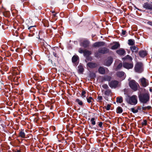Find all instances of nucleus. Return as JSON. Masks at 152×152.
Segmentation results:
<instances>
[{"instance_id": "nucleus-26", "label": "nucleus", "mask_w": 152, "mask_h": 152, "mask_svg": "<svg viewBox=\"0 0 152 152\" xmlns=\"http://www.w3.org/2000/svg\"><path fill=\"white\" fill-rule=\"evenodd\" d=\"M75 102L80 106H82L83 105V103L82 101L78 99H76Z\"/></svg>"}, {"instance_id": "nucleus-60", "label": "nucleus", "mask_w": 152, "mask_h": 152, "mask_svg": "<svg viewBox=\"0 0 152 152\" xmlns=\"http://www.w3.org/2000/svg\"><path fill=\"white\" fill-rule=\"evenodd\" d=\"M65 143H67V142H66V141H65Z\"/></svg>"}, {"instance_id": "nucleus-48", "label": "nucleus", "mask_w": 152, "mask_h": 152, "mask_svg": "<svg viewBox=\"0 0 152 152\" xmlns=\"http://www.w3.org/2000/svg\"><path fill=\"white\" fill-rule=\"evenodd\" d=\"M128 90L127 89H125L124 90V92H125L124 94H127L128 93H126V92H127L128 93Z\"/></svg>"}, {"instance_id": "nucleus-58", "label": "nucleus", "mask_w": 152, "mask_h": 152, "mask_svg": "<svg viewBox=\"0 0 152 152\" xmlns=\"http://www.w3.org/2000/svg\"><path fill=\"white\" fill-rule=\"evenodd\" d=\"M59 152H62V151H60Z\"/></svg>"}, {"instance_id": "nucleus-1", "label": "nucleus", "mask_w": 152, "mask_h": 152, "mask_svg": "<svg viewBox=\"0 0 152 152\" xmlns=\"http://www.w3.org/2000/svg\"><path fill=\"white\" fill-rule=\"evenodd\" d=\"M125 99L128 104L131 105H135L137 103L136 96H126Z\"/></svg>"}, {"instance_id": "nucleus-19", "label": "nucleus", "mask_w": 152, "mask_h": 152, "mask_svg": "<svg viewBox=\"0 0 152 152\" xmlns=\"http://www.w3.org/2000/svg\"><path fill=\"white\" fill-rule=\"evenodd\" d=\"M89 44V42L87 40H85L81 43V45L84 47H87Z\"/></svg>"}, {"instance_id": "nucleus-2", "label": "nucleus", "mask_w": 152, "mask_h": 152, "mask_svg": "<svg viewBox=\"0 0 152 152\" xmlns=\"http://www.w3.org/2000/svg\"><path fill=\"white\" fill-rule=\"evenodd\" d=\"M130 87L134 90L136 91L139 87V84L134 80H131L129 83Z\"/></svg>"}, {"instance_id": "nucleus-44", "label": "nucleus", "mask_w": 152, "mask_h": 152, "mask_svg": "<svg viewBox=\"0 0 152 152\" xmlns=\"http://www.w3.org/2000/svg\"><path fill=\"white\" fill-rule=\"evenodd\" d=\"M19 99L20 101L22 100L23 99V97L22 96H19Z\"/></svg>"}, {"instance_id": "nucleus-43", "label": "nucleus", "mask_w": 152, "mask_h": 152, "mask_svg": "<svg viewBox=\"0 0 152 152\" xmlns=\"http://www.w3.org/2000/svg\"><path fill=\"white\" fill-rule=\"evenodd\" d=\"M126 58L127 59H129L130 60H132V58H131V56H130L128 55L127 56H126Z\"/></svg>"}, {"instance_id": "nucleus-8", "label": "nucleus", "mask_w": 152, "mask_h": 152, "mask_svg": "<svg viewBox=\"0 0 152 152\" xmlns=\"http://www.w3.org/2000/svg\"><path fill=\"white\" fill-rule=\"evenodd\" d=\"M117 75L118 77L121 78L122 80L124 79L126 76L125 73L122 71L118 72L117 73Z\"/></svg>"}, {"instance_id": "nucleus-55", "label": "nucleus", "mask_w": 152, "mask_h": 152, "mask_svg": "<svg viewBox=\"0 0 152 152\" xmlns=\"http://www.w3.org/2000/svg\"><path fill=\"white\" fill-rule=\"evenodd\" d=\"M56 14H54V15H54V16H56Z\"/></svg>"}, {"instance_id": "nucleus-41", "label": "nucleus", "mask_w": 152, "mask_h": 152, "mask_svg": "<svg viewBox=\"0 0 152 152\" xmlns=\"http://www.w3.org/2000/svg\"><path fill=\"white\" fill-rule=\"evenodd\" d=\"M79 52L80 53H85L84 51L81 48H80L78 50Z\"/></svg>"}, {"instance_id": "nucleus-17", "label": "nucleus", "mask_w": 152, "mask_h": 152, "mask_svg": "<svg viewBox=\"0 0 152 152\" xmlns=\"http://www.w3.org/2000/svg\"><path fill=\"white\" fill-rule=\"evenodd\" d=\"M87 66L91 68H93L97 66V64L92 62H89L87 64Z\"/></svg>"}, {"instance_id": "nucleus-51", "label": "nucleus", "mask_w": 152, "mask_h": 152, "mask_svg": "<svg viewBox=\"0 0 152 152\" xmlns=\"http://www.w3.org/2000/svg\"><path fill=\"white\" fill-rule=\"evenodd\" d=\"M34 26H30L29 27H28V29L29 30H30V31H31V28Z\"/></svg>"}, {"instance_id": "nucleus-35", "label": "nucleus", "mask_w": 152, "mask_h": 152, "mask_svg": "<svg viewBox=\"0 0 152 152\" xmlns=\"http://www.w3.org/2000/svg\"><path fill=\"white\" fill-rule=\"evenodd\" d=\"M142 125L146 126L147 125V121L146 120H144L143 121V122L142 123Z\"/></svg>"}, {"instance_id": "nucleus-40", "label": "nucleus", "mask_w": 152, "mask_h": 152, "mask_svg": "<svg viewBox=\"0 0 152 152\" xmlns=\"http://www.w3.org/2000/svg\"><path fill=\"white\" fill-rule=\"evenodd\" d=\"M102 86L104 88V89H107L108 87L107 85L105 84L103 85Z\"/></svg>"}, {"instance_id": "nucleus-34", "label": "nucleus", "mask_w": 152, "mask_h": 152, "mask_svg": "<svg viewBox=\"0 0 152 152\" xmlns=\"http://www.w3.org/2000/svg\"><path fill=\"white\" fill-rule=\"evenodd\" d=\"M37 99H38L39 101V103H41L42 102V99L43 100H44L45 99V97L43 96H42V98H39V97H37Z\"/></svg>"}, {"instance_id": "nucleus-31", "label": "nucleus", "mask_w": 152, "mask_h": 152, "mask_svg": "<svg viewBox=\"0 0 152 152\" xmlns=\"http://www.w3.org/2000/svg\"><path fill=\"white\" fill-rule=\"evenodd\" d=\"M128 44L130 45H133L134 43V41L132 39H129L128 40Z\"/></svg>"}, {"instance_id": "nucleus-11", "label": "nucleus", "mask_w": 152, "mask_h": 152, "mask_svg": "<svg viewBox=\"0 0 152 152\" xmlns=\"http://www.w3.org/2000/svg\"><path fill=\"white\" fill-rule=\"evenodd\" d=\"M23 129H21V131L19 132V136L22 138H26V134L24 132Z\"/></svg>"}, {"instance_id": "nucleus-59", "label": "nucleus", "mask_w": 152, "mask_h": 152, "mask_svg": "<svg viewBox=\"0 0 152 152\" xmlns=\"http://www.w3.org/2000/svg\"><path fill=\"white\" fill-rule=\"evenodd\" d=\"M54 55V56H55V57H56V54H55Z\"/></svg>"}, {"instance_id": "nucleus-4", "label": "nucleus", "mask_w": 152, "mask_h": 152, "mask_svg": "<svg viewBox=\"0 0 152 152\" xmlns=\"http://www.w3.org/2000/svg\"><path fill=\"white\" fill-rule=\"evenodd\" d=\"M135 71L138 73H141L143 71V65L141 63H137L135 67Z\"/></svg>"}, {"instance_id": "nucleus-39", "label": "nucleus", "mask_w": 152, "mask_h": 152, "mask_svg": "<svg viewBox=\"0 0 152 152\" xmlns=\"http://www.w3.org/2000/svg\"><path fill=\"white\" fill-rule=\"evenodd\" d=\"M38 107L42 109V110L44 109V106L42 104H40L38 105Z\"/></svg>"}, {"instance_id": "nucleus-24", "label": "nucleus", "mask_w": 152, "mask_h": 152, "mask_svg": "<svg viewBox=\"0 0 152 152\" xmlns=\"http://www.w3.org/2000/svg\"><path fill=\"white\" fill-rule=\"evenodd\" d=\"M99 72L101 74H103L105 73V70L104 68L102 67H100L99 69Z\"/></svg>"}, {"instance_id": "nucleus-47", "label": "nucleus", "mask_w": 152, "mask_h": 152, "mask_svg": "<svg viewBox=\"0 0 152 152\" xmlns=\"http://www.w3.org/2000/svg\"><path fill=\"white\" fill-rule=\"evenodd\" d=\"M86 94V92L85 91H83L81 95H84Z\"/></svg>"}, {"instance_id": "nucleus-37", "label": "nucleus", "mask_w": 152, "mask_h": 152, "mask_svg": "<svg viewBox=\"0 0 152 152\" xmlns=\"http://www.w3.org/2000/svg\"><path fill=\"white\" fill-rule=\"evenodd\" d=\"M102 124H103V123L102 122H98V126H99V127L101 128H103V126H102Z\"/></svg>"}, {"instance_id": "nucleus-7", "label": "nucleus", "mask_w": 152, "mask_h": 152, "mask_svg": "<svg viewBox=\"0 0 152 152\" xmlns=\"http://www.w3.org/2000/svg\"><path fill=\"white\" fill-rule=\"evenodd\" d=\"M140 82L142 86L145 87L148 85V81L145 78L143 77L140 79Z\"/></svg>"}, {"instance_id": "nucleus-29", "label": "nucleus", "mask_w": 152, "mask_h": 152, "mask_svg": "<svg viewBox=\"0 0 152 152\" xmlns=\"http://www.w3.org/2000/svg\"><path fill=\"white\" fill-rule=\"evenodd\" d=\"M103 98L102 96H98L96 100L98 102H101V100Z\"/></svg>"}, {"instance_id": "nucleus-6", "label": "nucleus", "mask_w": 152, "mask_h": 152, "mask_svg": "<svg viewBox=\"0 0 152 152\" xmlns=\"http://www.w3.org/2000/svg\"><path fill=\"white\" fill-rule=\"evenodd\" d=\"M118 82L117 81H112L109 83V86L112 88H115L118 86Z\"/></svg>"}, {"instance_id": "nucleus-23", "label": "nucleus", "mask_w": 152, "mask_h": 152, "mask_svg": "<svg viewBox=\"0 0 152 152\" xmlns=\"http://www.w3.org/2000/svg\"><path fill=\"white\" fill-rule=\"evenodd\" d=\"M78 72L80 73H82L84 70L83 66L81 65H79L78 67Z\"/></svg>"}, {"instance_id": "nucleus-9", "label": "nucleus", "mask_w": 152, "mask_h": 152, "mask_svg": "<svg viewBox=\"0 0 152 152\" xmlns=\"http://www.w3.org/2000/svg\"><path fill=\"white\" fill-rule=\"evenodd\" d=\"M124 67L128 69L132 68L133 67V64L132 63H124L123 64Z\"/></svg>"}, {"instance_id": "nucleus-10", "label": "nucleus", "mask_w": 152, "mask_h": 152, "mask_svg": "<svg viewBox=\"0 0 152 152\" xmlns=\"http://www.w3.org/2000/svg\"><path fill=\"white\" fill-rule=\"evenodd\" d=\"M143 7L144 8L152 10V4L148 2L144 3L143 5Z\"/></svg>"}, {"instance_id": "nucleus-14", "label": "nucleus", "mask_w": 152, "mask_h": 152, "mask_svg": "<svg viewBox=\"0 0 152 152\" xmlns=\"http://www.w3.org/2000/svg\"><path fill=\"white\" fill-rule=\"evenodd\" d=\"M113 45L111 47V49L113 50L117 49L118 48L120 47V45L118 42H114L113 43Z\"/></svg>"}, {"instance_id": "nucleus-3", "label": "nucleus", "mask_w": 152, "mask_h": 152, "mask_svg": "<svg viewBox=\"0 0 152 152\" xmlns=\"http://www.w3.org/2000/svg\"><path fill=\"white\" fill-rule=\"evenodd\" d=\"M149 96H139V101L143 104L146 103L149 100Z\"/></svg>"}, {"instance_id": "nucleus-49", "label": "nucleus", "mask_w": 152, "mask_h": 152, "mask_svg": "<svg viewBox=\"0 0 152 152\" xmlns=\"http://www.w3.org/2000/svg\"><path fill=\"white\" fill-rule=\"evenodd\" d=\"M14 152H21V151L20 150H15Z\"/></svg>"}, {"instance_id": "nucleus-12", "label": "nucleus", "mask_w": 152, "mask_h": 152, "mask_svg": "<svg viewBox=\"0 0 152 152\" xmlns=\"http://www.w3.org/2000/svg\"><path fill=\"white\" fill-rule=\"evenodd\" d=\"M109 51V50L106 48H103L100 49L99 50V52L102 54H105L107 53Z\"/></svg>"}, {"instance_id": "nucleus-52", "label": "nucleus", "mask_w": 152, "mask_h": 152, "mask_svg": "<svg viewBox=\"0 0 152 152\" xmlns=\"http://www.w3.org/2000/svg\"><path fill=\"white\" fill-rule=\"evenodd\" d=\"M8 98V99H9V100H10L11 99V97H10V96H9V97H8V95H7V96H6Z\"/></svg>"}, {"instance_id": "nucleus-38", "label": "nucleus", "mask_w": 152, "mask_h": 152, "mask_svg": "<svg viewBox=\"0 0 152 152\" xmlns=\"http://www.w3.org/2000/svg\"><path fill=\"white\" fill-rule=\"evenodd\" d=\"M122 66V64L121 63H120L117 66L116 69H120Z\"/></svg>"}, {"instance_id": "nucleus-25", "label": "nucleus", "mask_w": 152, "mask_h": 152, "mask_svg": "<svg viewBox=\"0 0 152 152\" xmlns=\"http://www.w3.org/2000/svg\"><path fill=\"white\" fill-rule=\"evenodd\" d=\"M123 111L122 108L120 106L118 107L116 109V112L118 113H121Z\"/></svg>"}, {"instance_id": "nucleus-32", "label": "nucleus", "mask_w": 152, "mask_h": 152, "mask_svg": "<svg viewBox=\"0 0 152 152\" xmlns=\"http://www.w3.org/2000/svg\"><path fill=\"white\" fill-rule=\"evenodd\" d=\"M95 118H91V122L92 124L94 125L96 124V122L95 121Z\"/></svg>"}, {"instance_id": "nucleus-50", "label": "nucleus", "mask_w": 152, "mask_h": 152, "mask_svg": "<svg viewBox=\"0 0 152 152\" xmlns=\"http://www.w3.org/2000/svg\"><path fill=\"white\" fill-rule=\"evenodd\" d=\"M126 31H125L122 30V34L123 35H125L126 34Z\"/></svg>"}, {"instance_id": "nucleus-45", "label": "nucleus", "mask_w": 152, "mask_h": 152, "mask_svg": "<svg viewBox=\"0 0 152 152\" xmlns=\"http://www.w3.org/2000/svg\"><path fill=\"white\" fill-rule=\"evenodd\" d=\"M90 75L92 77H95V75L94 73L91 74Z\"/></svg>"}, {"instance_id": "nucleus-56", "label": "nucleus", "mask_w": 152, "mask_h": 152, "mask_svg": "<svg viewBox=\"0 0 152 152\" xmlns=\"http://www.w3.org/2000/svg\"><path fill=\"white\" fill-rule=\"evenodd\" d=\"M54 12L53 11L52 12V13H54Z\"/></svg>"}, {"instance_id": "nucleus-21", "label": "nucleus", "mask_w": 152, "mask_h": 152, "mask_svg": "<svg viewBox=\"0 0 152 152\" xmlns=\"http://www.w3.org/2000/svg\"><path fill=\"white\" fill-rule=\"evenodd\" d=\"M130 48L132 52L135 53L137 52L138 50V48L135 46L131 47Z\"/></svg>"}, {"instance_id": "nucleus-18", "label": "nucleus", "mask_w": 152, "mask_h": 152, "mask_svg": "<svg viewBox=\"0 0 152 152\" xmlns=\"http://www.w3.org/2000/svg\"><path fill=\"white\" fill-rule=\"evenodd\" d=\"M139 55L141 57H144L147 54V53L146 51L142 50L139 52Z\"/></svg>"}, {"instance_id": "nucleus-62", "label": "nucleus", "mask_w": 152, "mask_h": 152, "mask_svg": "<svg viewBox=\"0 0 152 152\" xmlns=\"http://www.w3.org/2000/svg\"><path fill=\"white\" fill-rule=\"evenodd\" d=\"M43 113V112H41V113Z\"/></svg>"}, {"instance_id": "nucleus-46", "label": "nucleus", "mask_w": 152, "mask_h": 152, "mask_svg": "<svg viewBox=\"0 0 152 152\" xmlns=\"http://www.w3.org/2000/svg\"><path fill=\"white\" fill-rule=\"evenodd\" d=\"M147 23L151 25V26H152V22H151V21H148L147 22Z\"/></svg>"}, {"instance_id": "nucleus-33", "label": "nucleus", "mask_w": 152, "mask_h": 152, "mask_svg": "<svg viewBox=\"0 0 152 152\" xmlns=\"http://www.w3.org/2000/svg\"><path fill=\"white\" fill-rule=\"evenodd\" d=\"M131 110L132 112L133 113H136L138 112L137 109H135L134 108H132L131 109Z\"/></svg>"}, {"instance_id": "nucleus-16", "label": "nucleus", "mask_w": 152, "mask_h": 152, "mask_svg": "<svg viewBox=\"0 0 152 152\" xmlns=\"http://www.w3.org/2000/svg\"><path fill=\"white\" fill-rule=\"evenodd\" d=\"M145 104H143L142 105V108L143 112L145 113L144 112L147 110H149L151 108V107L150 106H145Z\"/></svg>"}, {"instance_id": "nucleus-36", "label": "nucleus", "mask_w": 152, "mask_h": 152, "mask_svg": "<svg viewBox=\"0 0 152 152\" xmlns=\"http://www.w3.org/2000/svg\"><path fill=\"white\" fill-rule=\"evenodd\" d=\"M110 105L109 104H108L107 105V107L105 106L104 107H105V108H106L107 110H110Z\"/></svg>"}, {"instance_id": "nucleus-63", "label": "nucleus", "mask_w": 152, "mask_h": 152, "mask_svg": "<svg viewBox=\"0 0 152 152\" xmlns=\"http://www.w3.org/2000/svg\"><path fill=\"white\" fill-rule=\"evenodd\" d=\"M10 133H12L11 132H10Z\"/></svg>"}, {"instance_id": "nucleus-64", "label": "nucleus", "mask_w": 152, "mask_h": 152, "mask_svg": "<svg viewBox=\"0 0 152 152\" xmlns=\"http://www.w3.org/2000/svg\"><path fill=\"white\" fill-rule=\"evenodd\" d=\"M96 56H98L97 55H96Z\"/></svg>"}, {"instance_id": "nucleus-27", "label": "nucleus", "mask_w": 152, "mask_h": 152, "mask_svg": "<svg viewBox=\"0 0 152 152\" xmlns=\"http://www.w3.org/2000/svg\"><path fill=\"white\" fill-rule=\"evenodd\" d=\"M78 57L77 56H74L72 58V62L73 63L76 62L78 59Z\"/></svg>"}, {"instance_id": "nucleus-13", "label": "nucleus", "mask_w": 152, "mask_h": 152, "mask_svg": "<svg viewBox=\"0 0 152 152\" xmlns=\"http://www.w3.org/2000/svg\"><path fill=\"white\" fill-rule=\"evenodd\" d=\"M104 43L103 42H97L94 44L93 46L95 47H99L104 46Z\"/></svg>"}, {"instance_id": "nucleus-20", "label": "nucleus", "mask_w": 152, "mask_h": 152, "mask_svg": "<svg viewBox=\"0 0 152 152\" xmlns=\"http://www.w3.org/2000/svg\"><path fill=\"white\" fill-rule=\"evenodd\" d=\"M116 52L119 55H122L124 54L125 51L124 49H121L117 50Z\"/></svg>"}, {"instance_id": "nucleus-53", "label": "nucleus", "mask_w": 152, "mask_h": 152, "mask_svg": "<svg viewBox=\"0 0 152 152\" xmlns=\"http://www.w3.org/2000/svg\"><path fill=\"white\" fill-rule=\"evenodd\" d=\"M53 105H51L50 107V109L51 110L53 109Z\"/></svg>"}, {"instance_id": "nucleus-22", "label": "nucleus", "mask_w": 152, "mask_h": 152, "mask_svg": "<svg viewBox=\"0 0 152 152\" xmlns=\"http://www.w3.org/2000/svg\"><path fill=\"white\" fill-rule=\"evenodd\" d=\"M123 97L121 96H118L116 98V102L121 103L123 102Z\"/></svg>"}, {"instance_id": "nucleus-57", "label": "nucleus", "mask_w": 152, "mask_h": 152, "mask_svg": "<svg viewBox=\"0 0 152 152\" xmlns=\"http://www.w3.org/2000/svg\"><path fill=\"white\" fill-rule=\"evenodd\" d=\"M51 152H54V151H51Z\"/></svg>"}, {"instance_id": "nucleus-5", "label": "nucleus", "mask_w": 152, "mask_h": 152, "mask_svg": "<svg viewBox=\"0 0 152 152\" xmlns=\"http://www.w3.org/2000/svg\"><path fill=\"white\" fill-rule=\"evenodd\" d=\"M83 96L82 98H83L86 97L87 102L89 104L91 103L92 106L94 104V103H93V102L95 101V100L92 97L90 96H87L86 97V96Z\"/></svg>"}, {"instance_id": "nucleus-54", "label": "nucleus", "mask_w": 152, "mask_h": 152, "mask_svg": "<svg viewBox=\"0 0 152 152\" xmlns=\"http://www.w3.org/2000/svg\"><path fill=\"white\" fill-rule=\"evenodd\" d=\"M95 149V148H94L93 149H92L91 150L92 151H94Z\"/></svg>"}, {"instance_id": "nucleus-15", "label": "nucleus", "mask_w": 152, "mask_h": 152, "mask_svg": "<svg viewBox=\"0 0 152 152\" xmlns=\"http://www.w3.org/2000/svg\"><path fill=\"white\" fill-rule=\"evenodd\" d=\"M113 62V59L111 57H109L108 58L106 62L105 65L108 66H110L112 63Z\"/></svg>"}, {"instance_id": "nucleus-61", "label": "nucleus", "mask_w": 152, "mask_h": 152, "mask_svg": "<svg viewBox=\"0 0 152 152\" xmlns=\"http://www.w3.org/2000/svg\"><path fill=\"white\" fill-rule=\"evenodd\" d=\"M34 98H35V96L34 95Z\"/></svg>"}, {"instance_id": "nucleus-30", "label": "nucleus", "mask_w": 152, "mask_h": 152, "mask_svg": "<svg viewBox=\"0 0 152 152\" xmlns=\"http://www.w3.org/2000/svg\"><path fill=\"white\" fill-rule=\"evenodd\" d=\"M137 109L138 111L139 110V112H140V113L143 112L142 108V106L141 107V106H138L137 107Z\"/></svg>"}, {"instance_id": "nucleus-42", "label": "nucleus", "mask_w": 152, "mask_h": 152, "mask_svg": "<svg viewBox=\"0 0 152 152\" xmlns=\"http://www.w3.org/2000/svg\"><path fill=\"white\" fill-rule=\"evenodd\" d=\"M50 129L52 130L53 131H54L55 130L56 128L55 126H52L50 127Z\"/></svg>"}, {"instance_id": "nucleus-28", "label": "nucleus", "mask_w": 152, "mask_h": 152, "mask_svg": "<svg viewBox=\"0 0 152 152\" xmlns=\"http://www.w3.org/2000/svg\"><path fill=\"white\" fill-rule=\"evenodd\" d=\"M105 94L106 95H111L112 93L109 90H107L104 91Z\"/></svg>"}]
</instances>
